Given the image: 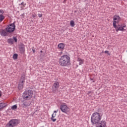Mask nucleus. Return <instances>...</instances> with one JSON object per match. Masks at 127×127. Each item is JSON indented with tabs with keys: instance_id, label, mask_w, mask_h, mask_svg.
I'll use <instances>...</instances> for the list:
<instances>
[{
	"instance_id": "15",
	"label": "nucleus",
	"mask_w": 127,
	"mask_h": 127,
	"mask_svg": "<svg viewBox=\"0 0 127 127\" xmlns=\"http://www.w3.org/2000/svg\"><path fill=\"white\" fill-rule=\"evenodd\" d=\"M0 33L2 36H6L7 35V31H5V30H0Z\"/></svg>"
},
{
	"instance_id": "18",
	"label": "nucleus",
	"mask_w": 127,
	"mask_h": 127,
	"mask_svg": "<svg viewBox=\"0 0 127 127\" xmlns=\"http://www.w3.org/2000/svg\"><path fill=\"white\" fill-rule=\"evenodd\" d=\"M23 105L24 106V107L26 108L30 106V103L28 102H25L23 103Z\"/></svg>"
},
{
	"instance_id": "14",
	"label": "nucleus",
	"mask_w": 127,
	"mask_h": 127,
	"mask_svg": "<svg viewBox=\"0 0 127 127\" xmlns=\"http://www.w3.org/2000/svg\"><path fill=\"white\" fill-rule=\"evenodd\" d=\"M60 85L59 82H56L54 83L53 85V89H55V90H58L59 88Z\"/></svg>"
},
{
	"instance_id": "27",
	"label": "nucleus",
	"mask_w": 127,
	"mask_h": 127,
	"mask_svg": "<svg viewBox=\"0 0 127 127\" xmlns=\"http://www.w3.org/2000/svg\"><path fill=\"white\" fill-rule=\"evenodd\" d=\"M91 93H92V91H88V92L87 94H88V95H90Z\"/></svg>"
},
{
	"instance_id": "34",
	"label": "nucleus",
	"mask_w": 127,
	"mask_h": 127,
	"mask_svg": "<svg viewBox=\"0 0 127 127\" xmlns=\"http://www.w3.org/2000/svg\"><path fill=\"white\" fill-rule=\"evenodd\" d=\"M92 37H94V36H92Z\"/></svg>"
},
{
	"instance_id": "7",
	"label": "nucleus",
	"mask_w": 127,
	"mask_h": 127,
	"mask_svg": "<svg viewBox=\"0 0 127 127\" xmlns=\"http://www.w3.org/2000/svg\"><path fill=\"white\" fill-rule=\"evenodd\" d=\"M60 110L63 113H64L65 114L70 112V108L66 104H62L60 106Z\"/></svg>"
},
{
	"instance_id": "20",
	"label": "nucleus",
	"mask_w": 127,
	"mask_h": 127,
	"mask_svg": "<svg viewBox=\"0 0 127 127\" xmlns=\"http://www.w3.org/2000/svg\"><path fill=\"white\" fill-rule=\"evenodd\" d=\"M8 43H9L10 44H13V39H9L7 40Z\"/></svg>"
},
{
	"instance_id": "2",
	"label": "nucleus",
	"mask_w": 127,
	"mask_h": 127,
	"mask_svg": "<svg viewBox=\"0 0 127 127\" xmlns=\"http://www.w3.org/2000/svg\"><path fill=\"white\" fill-rule=\"evenodd\" d=\"M101 120H102V116H101L99 113L95 112L92 114L91 118L92 124H93V125H96V124L99 123Z\"/></svg>"
},
{
	"instance_id": "8",
	"label": "nucleus",
	"mask_w": 127,
	"mask_h": 127,
	"mask_svg": "<svg viewBox=\"0 0 127 127\" xmlns=\"http://www.w3.org/2000/svg\"><path fill=\"white\" fill-rule=\"evenodd\" d=\"M121 21V17L118 15H115L113 17V27H117V24Z\"/></svg>"
},
{
	"instance_id": "13",
	"label": "nucleus",
	"mask_w": 127,
	"mask_h": 127,
	"mask_svg": "<svg viewBox=\"0 0 127 127\" xmlns=\"http://www.w3.org/2000/svg\"><path fill=\"white\" fill-rule=\"evenodd\" d=\"M58 49L63 51L64 50V48H65V44L63 43H60L58 46Z\"/></svg>"
},
{
	"instance_id": "9",
	"label": "nucleus",
	"mask_w": 127,
	"mask_h": 127,
	"mask_svg": "<svg viewBox=\"0 0 127 127\" xmlns=\"http://www.w3.org/2000/svg\"><path fill=\"white\" fill-rule=\"evenodd\" d=\"M96 127H107V122L105 120L99 121L96 124Z\"/></svg>"
},
{
	"instance_id": "26",
	"label": "nucleus",
	"mask_w": 127,
	"mask_h": 127,
	"mask_svg": "<svg viewBox=\"0 0 127 127\" xmlns=\"http://www.w3.org/2000/svg\"><path fill=\"white\" fill-rule=\"evenodd\" d=\"M38 15L39 17H42V14H38Z\"/></svg>"
},
{
	"instance_id": "23",
	"label": "nucleus",
	"mask_w": 127,
	"mask_h": 127,
	"mask_svg": "<svg viewBox=\"0 0 127 127\" xmlns=\"http://www.w3.org/2000/svg\"><path fill=\"white\" fill-rule=\"evenodd\" d=\"M21 5H23V7H25V5H26V4L24 3V2H22L21 3Z\"/></svg>"
},
{
	"instance_id": "35",
	"label": "nucleus",
	"mask_w": 127,
	"mask_h": 127,
	"mask_svg": "<svg viewBox=\"0 0 127 127\" xmlns=\"http://www.w3.org/2000/svg\"><path fill=\"white\" fill-rule=\"evenodd\" d=\"M53 92H54V90H53Z\"/></svg>"
},
{
	"instance_id": "32",
	"label": "nucleus",
	"mask_w": 127,
	"mask_h": 127,
	"mask_svg": "<svg viewBox=\"0 0 127 127\" xmlns=\"http://www.w3.org/2000/svg\"><path fill=\"white\" fill-rule=\"evenodd\" d=\"M41 53H42V51H41Z\"/></svg>"
},
{
	"instance_id": "5",
	"label": "nucleus",
	"mask_w": 127,
	"mask_h": 127,
	"mask_svg": "<svg viewBox=\"0 0 127 127\" xmlns=\"http://www.w3.org/2000/svg\"><path fill=\"white\" fill-rule=\"evenodd\" d=\"M126 27H127L126 23H121L116 25V27H114V28L117 32H118V31H125L126 30V29H125Z\"/></svg>"
},
{
	"instance_id": "31",
	"label": "nucleus",
	"mask_w": 127,
	"mask_h": 127,
	"mask_svg": "<svg viewBox=\"0 0 127 127\" xmlns=\"http://www.w3.org/2000/svg\"><path fill=\"white\" fill-rule=\"evenodd\" d=\"M2 93L1 91H0V97H1Z\"/></svg>"
},
{
	"instance_id": "11",
	"label": "nucleus",
	"mask_w": 127,
	"mask_h": 127,
	"mask_svg": "<svg viewBox=\"0 0 127 127\" xmlns=\"http://www.w3.org/2000/svg\"><path fill=\"white\" fill-rule=\"evenodd\" d=\"M57 112H58V110L57 111H54V113L52 115L51 120H52V122H56L57 121V119L55 118V117L57 116Z\"/></svg>"
},
{
	"instance_id": "16",
	"label": "nucleus",
	"mask_w": 127,
	"mask_h": 127,
	"mask_svg": "<svg viewBox=\"0 0 127 127\" xmlns=\"http://www.w3.org/2000/svg\"><path fill=\"white\" fill-rule=\"evenodd\" d=\"M77 62H79V65H82V64H84V59H82L81 58L78 57L77 58Z\"/></svg>"
},
{
	"instance_id": "28",
	"label": "nucleus",
	"mask_w": 127,
	"mask_h": 127,
	"mask_svg": "<svg viewBox=\"0 0 127 127\" xmlns=\"http://www.w3.org/2000/svg\"><path fill=\"white\" fill-rule=\"evenodd\" d=\"M105 53H106L107 54H109V51H105Z\"/></svg>"
},
{
	"instance_id": "19",
	"label": "nucleus",
	"mask_w": 127,
	"mask_h": 127,
	"mask_svg": "<svg viewBox=\"0 0 127 127\" xmlns=\"http://www.w3.org/2000/svg\"><path fill=\"white\" fill-rule=\"evenodd\" d=\"M70 24L71 27H74V26H75V22H74L73 20H71L70 21Z\"/></svg>"
},
{
	"instance_id": "25",
	"label": "nucleus",
	"mask_w": 127,
	"mask_h": 127,
	"mask_svg": "<svg viewBox=\"0 0 127 127\" xmlns=\"http://www.w3.org/2000/svg\"><path fill=\"white\" fill-rule=\"evenodd\" d=\"M32 16L33 18L36 17V14H35V13L32 14Z\"/></svg>"
},
{
	"instance_id": "17",
	"label": "nucleus",
	"mask_w": 127,
	"mask_h": 127,
	"mask_svg": "<svg viewBox=\"0 0 127 127\" xmlns=\"http://www.w3.org/2000/svg\"><path fill=\"white\" fill-rule=\"evenodd\" d=\"M7 106V104L4 103H0V110H2L3 108H4Z\"/></svg>"
},
{
	"instance_id": "21",
	"label": "nucleus",
	"mask_w": 127,
	"mask_h": 127,
	"mask_svg": "<svg viewBox=\"0 0 127 127\" xmlns=\"http://www.w3.org/2000/svg\"><path fill=\"white\" fill-rule=\"evenodd\" d=\"M17 57H18V55H17V54H15L13 56V58L14 60H16V59H17Z\"/></svg>"
},
{
	"instance_id": "29",
	"label": "nucleus",
	"mask_w": 127,
	"mask_h": 127,
	"mask_svg": "<svg viewBox=\"0 0 127 127\" xmlns=\"http://www.w3.org/2000/svg\"><path fill=\"white\" fill-rule=\"evenodd\" d=\"M66 1H67V0H64L63 1V3H66Z\"/></svg>"
},
{
	"instance_id": "24",
	"label": "nucleus",
	"mask_w": 127,
	"mask_h": 127,
	"mask_svg": "<svg viewBox=\"0 0 127 127\" xmlns=\"http://www.w3.org/2000/svg\"><path fill=\"white\" fill-rule=\"evenodd\" d=\"M13 40H14L15 42H17V39L16 38V37H14Z\"/></svg>"
},
{
	"instance_id": "6",
	"label": "nucleus",
	"mask_w": 127,
	"mask_h": 127,
	"mask_svg": "<svg viewBox=\"0 0 127 127\" xmlns=\"http://www.w3.org/2000/svg\"><path fill=\"white\" fill-rule=\"evenodd\" d=\"M15 30V25L14 23L10 24L5 28V30L8 33H11Z\"/></svg>"
},
{
	"instance_id": "1",
	"label": "nucleus",
	"mask_w": 127,
	"mask_h": 127,
	"mask_svg": "<svg viewBox=\"0 0 127 127\" xmlns=\"http://www.w3.org/2000/svg\"><path fill=\"white\" fill-rule=\"evenodd\" d=\"M59 64L62 67H68L71 64L70 57L67 55L62 56L59 60Z\"/></svg>"
},
{
	"instance_id": "4",
	"label": "nucleus",
	"mask_w": 127,
	"mask_h": 127,
	"mask_svg": "<svg viewBox=\"0 0 127 127\" xmlns=\"http://www.w3.org/2000/svg\"><path fill=\"white\" fill-rule=\"evenodd\" d=\"M18 124H19V121L16 119H12L7 124L5 127H16Z\"/></svg>"
},
{
	"instance_id": "12",
	"label": "nucleus",
	"mask_w": 127,
	"mask_h": 127,
	"mask_svg": "<svg viewBox=\"0 0 127 127\" xmlns=\"http://www.w3.org/2000/svg\"><path fill=\"white\" fill-rule=\"evenodd\" d=\"M3 10L0 9V22H1L5 18V16L3 15Z\"/></svg>"
},
{
	"instance_id": "33",
	"label": "nucleus",
	"mask_w": 127,
	"mask_h": 127,
	"mask_svg": "<svg viewBox=\"0 0 127 127\" xmlns=\"http://www.w3.org/2000/svg\"><path fill=\"white\" fill-rule=\"evenodd\" d=\"M76 67H78V65H76Z\"/></svg>"
},
{
	"instance_id": "3",
	"label": "nucleus",
	"mask_w": 127,
	"mask_h": 127,
	"mask_svg": "<svg viewBox=\"0 0 127 127\" xmlns=\"http://www.w3.org/2000/svg\"><path fill=\"white\" fill-rule=\"evenodd\" d=\"M33 96V91L32 90H25L23 93V99L27 101H29L31 100Z\"/></svg>"
},
{
	"instance_id": "30",
	"label": "nucleus",
	"mask_w": 127,
	"mask_h": 127,
	"mask_svg": "<svg viewBox=\"0 0 127 127\" xmlns=\"http://www.w3.org/2000/svg\"><path fill=\"white\" fill-rule=\"evenodd\" d=\"M32 51H33V53H35V50L32 49Z\"/></svg>"
},
{
	"instance_id": "22",
	"label": "nucleus",
	"mask_w": 127,
	"mask_h": 127,
	"mask_svg": "<svg viewBox=\"0 0 127 127\" xmlns=\"http://www.w3.org/2000/svg\"><path fill=\"white\" fill-rule=\"evenodd\" d=\"M11 110H13V111H15V110H16V109H17V105H13L11 108Z\"/></svg>"
},
{
	"instance_id": "10",
	"label": "nucleus",
	"mask_w": 127,
	"mask_h": 127,
	"mask_svg": "<svg viewBox=\"0 0 127 127\" xmlns=\"http://www.w3.org/2000/svg\"><path fill=\"white\" fill-rule=\"evenodd\" d=\"M25 77L24 76H21V80L20 81V83L18 85V89L19 90H22L23 89V83L25 82Z\"/></svg>"
}]
</instances>
